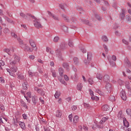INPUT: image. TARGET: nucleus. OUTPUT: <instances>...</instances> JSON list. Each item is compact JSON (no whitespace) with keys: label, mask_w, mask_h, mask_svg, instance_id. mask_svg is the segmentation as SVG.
Returning <instances> with one entry per match:
<instances>
[{"label":"nucleus","mask_w":131,"mask_h":131,"mask_svg":"<svg viewBox=\"0 0 131 131\" xmlns=\"http://www.w3.org/2000/svg\"><path fill=\"white\" fill-rule=\"evenodd\" d=\"M20 57L14 54L12 57L9 59V67H7L6 71L9 73V75L15 77V73L18 70L17 66L19 64Z\"/></svg>","instance_id":"f257e3e1"},{"label":"nucleus","mask_w":131,"mask_h":131,"mask_svg":"<svg viewBox=\"0 0 131 131\" xmlns=\"http://www.w3.org/2000/svg\"><path fill=\"white\" fill-rule=\"evenodd\" d=\"M118 118L119 120H122L123 119V124L124 126H122L121 127V129H124L125 130L126 129V127H129V123H128V121H127L126 120V118H124V116L122 114V111H120L119 112L118 114Z\"/></svg>","instance_id":"f03ea898"},{"label":"nucleus","mask_w":131,"mask_h":131,"mask_svg":"<svg viewBox=\"0 0 131 131\" xmlns=\"http://www.w3.org/2000/svg\"><path fill=\"white\" fill-rule=\"evenodd\" d=\"M55 57H58L59 59H61L62 55L60 50L58 49L56 50L55 53L52 50L50 52L49 58L51 59H54Z\"/></svg>","instance_id":"7ed1b4c3"},{"label":"nucleus","mask_w":131,"mask_h":131,"mask_svg":"<svg viewBox=\"0 0 131 131\" xmlns=\"http://www.w3.org/2000/svg\"><path fill=\"white\" fill-rule=\"evenodd\" d=\"M104 123V121H103V119H101L100 121L99 122V124H98L97 122H94V124L93 125L91 126L92 129H96V127L100 128H103L104 127V126L103 124Z\"/></svg>","instance_id":"20e7f679"},{"label":"nucleus","mask_w":131,"mask_h":131,"mask_svg":"<svg viewBox=\"0 0 131 131\" xmlns=\"http://www.w3.org/2000/svg\"><path fill=\"white\" fill-rule=\"evenodd\" d=\"M34 25L37 29L43 28L39 19L35 18L34 19Z\"/></svg>","instance_id":"39448f33"},{"label":"nucleus","mask_w":131,"mask_h":131,"mask_svg":"<svg viewBox=\"0 0 131 131\" xmlns=\"http://www.w3.org/2000/svg\"><path fill=\"white\" fill-rule=\"evenodd\" d=\"M29 44L31 45V49H33V50H35V51H37V48L36 47V43H35L34 40L32 39H30L29 40Z\"/></svg>","instance_id":"423d86ee"},{"label":"nucleus","mask_w":131,"mask_h":131,"mask_svg":"<svg viewBox=\"0 0 131 131\" xmlns=\"http://www.w3.org/2000/svg\"><path fill=\"white\" fill-rule=\"evenodd\" d=\"M21 48L23 49L25 51H27L29 52H33V49H32V48L30 47L28 45H27L26 44H24V45L21 46Z\"/></svg>","instance_id":"0eeeda50"},{"label":"nucleus","mask_w":131,"mask_h":131,"mask_svg":"<svg viewBox=\"0 0 131 131\" xmlns=\"http://www.w3.org/2000/svg\"><path fill=\"white\" fill-rule=\"evenodd\" d=\"M34 90L39 94L41 95V96H43L45 95V92L43 91V90L39 89L38 88L35 87L34 88Z\"/></svg>","instance_id":"6e6552de"},{"label":"nucleus","mask_w":131,"mask_h":131,"mask_svg":"<svg viewBox=\"0 0 131 131\" xmlns=\"http://www.w3.org/2000/svg\"><path fill=\"white\" fill-rule=\"evenodd\" d=\"M3 52L8 54L9 55H10L11 52H14V49H12V50H11V49H9V48H5L3 49Z\"/></svg>","instance_id":"1a4fd4ad"},{"label":"nucleus","mask_w":131,"mask_h":131,"mask_svg":"<svg viewBox=\"0 0 131 131\" xmlns=\"http://www.w3.org/2000/svg\"><path fill=\"white\" fill-rule=\"evenodd\" d=\"M120 96L123 100H124V101L126 100L127 97H126V94L125 91H121Z\"/></svg>","instance_id":"9d476101"},{"label":"nucleus","mask_w":131,"mask_h":131,"mask_svg":"<svg viewBox=\"0 0 131 131\" xmlns=\"http://www.w3.org/2000/svg\"><path fill=\"white\" fill-rule=\"evenodd\" d=\"M78 130L79 131H88V127L87 126H85V125L82 126H79L78 127Z\"/></svg>","instance_id":"9b49d317"},{"label":"nucleus","mask_w":131,"mask_h":131,"mask_svg":"<svg viewBox=\"0 0 131 131\" xmlns=\"http://www.w3.org/2000/svg\"><path fill=\"white\" fill-rule=\"evenodd\" d=\"M4 18L5 20H6V21H8L9 23L10 24H12L13 25L15 24V21H14L13 20H12V19H10L9 18H8L7 16H6V15H5L4 16Z\"/></svg>","instance_id":"f8f14e48"},{"label":"nucleus","mask_w":131,"mask_h":131,"mask_svg":"<svg viewBox=\"0 0 131 131\" xmlns=\"http://www.w3.org/2000/svg\"><path fill=\"white\" fill-rule=\"evenodd\" d=\"M19 15L22 17L23 18H24V19H28V17H31V15L30 14H27V15H25L24 13H20Z\"/></svg>","instance_id":"ddd939ff"},{"label":"nucleus","mask_w":131,"mask_h":131,"mask_svg":"<svg viewBox=\"0 0 131 131\" xmlns=\"http://www.w3.org/2000/svg\"><path fill=\"white\" fill-rule=\"evenodd\" d=\"M79 121V118L78 116L75 115V117L73 118V123L76 124Z\"/></svg>","instance_id":"4468645a"},{"label":"nucleus","mask_w":131,"mask_h":131,"mask_svg":"<svg viewBox=\"0 0 131 131\" xmlns=\"http://www.w3.org/2000/svg\"><path fill=\"white\" fill-rule=\"evenodd\" d=\"M125 87L128 90V92H131L130 83L128 81H126Z\"/></svg>","instance_id":"2eb2a0df"},{"label":"nucleus","mask_w":131,"mask_h":131,"mask_svg":"<svg viewBox=\"0 0 131 131\" xmlns=\"http://www.w3.org/2000/svg\"><path fill=\"white\" fill-rule=\"evenodd\" d=\"M124 63L128 67H130L131 63L127 57L125 58Z\"/></svg>","instance_id":"dca6fc26"},{"label":"nucleus","mask_w":131,"mask_h":131,"mask_svg":"<svg viewBox=\"0 0 131 131\" xmlns=\"http://www.w3.org/2000/svg\"><path fill=\"white\" fill-rule=\"evenodd\" d=\"M110 110V108L109 106L107 105H103L102 107V110H103V111H109Z\"/></svg>","instance_id":"f3484780"},{"label":"nucleus","mask_w":131,"mask_h":131,"mask_svg":"<svg viewBox=\"0 0 131 131\" xmlns=\"http://www.w3.org/2000/svg\"><path fill=\"white\" fill-rule=\"evenodd\" d=\"M83 86L82 83H78L77 85V90L81 91L82 90Z\"/></svg>","instance_id":"a211bd4d"},{"label":"nucleus","mask_w":131,"mask_h":131,"mask_svg":"<svg viewBox=\"0 0 131 131\" xmlns=\"http://www.w3.org/2000/svg\"><path fill=\"white\" fill-rule=\"evenodd\" d=\"M105 88L107 90L108 92H110L112 90V85L111 84V83H107L106 85H105Z\"/></svg>","instance_id":"6ab92c4d"},{"label":"nucleus","mask_w":131,"mask_h":131,"mask_svg":"<svg viewBox=\"0 0 131 131\" xmlns=\"http://www.w3.org/2000/svg\"><path fill=\"white\" fill-rule=\"evenodd\" d=\"M73 63L75 65H78L79 64V59L77 57H74L73 59Z\"/></svg>","instance_id":"aec40b11"},{"label":"nucleus","mask_w":131,"mask_h":131,"mask_svg":"<svg viewBox=\"0 0 131 131\" xmlns=\"http://www.w3.org/2000/svg\"><path fill=\"white\" fill-rule=\"evenodd\" d=\"M54 96L56 99L59 98L61 96V92L60 91H56Z\"/></svg>","instance_id":"412c9836"},{"label":"nucleus","mask_w":131,"mask_h":131,"mask_svg":"<svg viewBox=\"0 0 131 131\" xmlns=\"http://www.w3.org/2000/svg\"><path fill=\"white\" fill-rule=\"evenodd\" d=\"M96 78L98 80H102L103 75H102V74H101L100 73H98V74H96Z\"/></svg>","instance_id":"4be33fe9"},{"label":"nucleus","mask_w":131,"mask_h":131,"mask_svg":"<svg viewBox=\"0 0 131 131\" xmlns=\"http://www.w3.org/2000/svg\"><path fill=\"white\" fill-rule=\"evenodd\" d=\"M23 89L24 90H27L28 89V84L27 82H24L23 83Z\"/></svg>","instance_id":"5701e85b"},{"label":"nucleus","mask_w":131,"mask_h":131,"mask_svg":"<svg viewBox=\"0 0 131 131\" xmlns=\"http://www.w3.org/2000/svg\"><path fill=\"white\" fill-rule=\"evenodd\" d=\"M58 72H59V75L60 76H63L64 71H63L62 68H59L58 69Z\"/></svg>","instance_id":"b1692460"},{"label":"nucleus","mask_w":131,"mask_h":131,"mask_svg":"<svg viewBox=\"0 0 131 131\" xmlns=\"http://www.w3.org/2000/svg\"><path fill=\"white\" fill-rule=\"evenodd\" d=\"M49 15L50 16L52 17L54 19H55V20H58V17L56 15H53L52 13L49 12Z\"/></svg>","instance_id":"393cba45"},{"label":"nucleus","mask_w":131,"mask_h":131,"mask_svg":"<svg viewBox=\"0 0 131 131\" xmlns=\"http://www.w3.org/2000/svg\"><path fill=\"white\" fill-rule=\"evenodd\" d=\"M62 116V113L60 111H57L56 113V116L58 118H61Z\"/></svg>","instance_id":"a878e982"},{"label":"nucleus","mask_w":131,"mask_h":131,"mask_svg":"<svg viewBox=\"0 0 131 131\" xmlns=\"http://www.w3.org/2000/svg\"><path fill=\"white\" fill-rule=\"evenodd\" d=\"M32 101L34 104H36L37 102V98L36 96H34L32 98Z\"/></svg>","instance_id":"bb28decb"},{"label":"nucleus","mask_w":131,"mask_h":131,"mask_svg":"<svg viewBox=\"0 0 131 131\" xmlns=\"http://www.w3.org/2000/svg\"><path fill=\"white\" fill-rule=\"evenodd\" d=\"M88 81L90 85H93L94 83V80L92 78H89Z\"/></svg>","instance_id":"cd10ccee"},{"label":"nucleus","mask_w":131,"mask_h":131,"mask_svg":"<svg viewBox=\"0 0 131 131\" xmlns=\"http://www.w3.org/2000/svg\"><path fill=\"white\" fill-rule=\"evenodd\" d=\"M102 40L104 41V42H107L108 41V38L106 37V35H103L102 37Z\"/></svg>","instance_id":"c85d7f7f"},{"label":"nucleus","mask_w":131,"mask_h":131,"mask_svg":"<svg viewBox=\"0 0 131 131\" xmlns=\"http://www.w3.org/2000/svg\"><path fill=\"white\" fill-rule=\"evenodd\" d=\"M19 125L20 127L22 129H25V123L22 122H20L19 123Z\"/></svg>","instance_id":"c756f323"},{"label":"nucleus","mask_w":131,"mask_h":131,"mask_svg":"<svg viewBox=\"0 0 131 131\" xmlns=\"http://www.w3.org/2000/svg\"><path fill=\"white\" fill-rule=\"evenodd\" d=\"M91 99L97 101H99V98L98 97H97V96H92L91 97Z\"/></svg>","instance_id":"7c9ffc66"},{"label":"nucleus","mask_w":131,"mask_h":131,"mask_svg":"<svg viewBox=\"0 0 131 131\" xmlns=\"http://www.w3.org/2000/svg\"><path fill=\"white\" fill-rule=\"evenodd\" d=\"M17 40L18 41L19 45H20L21 48L23 45H25V43H24V41H23V40L21 39L20 38H18Z\"/></svg>","instance_id":"2f4dec72"},{"label":"nucleus","mask_w":131,"mask_h":131,"mask_svg":"<svg viewBox=\"0 0 131 131\" xmlns=\"http://www.w3.org/2000/svg\"><path fill=\"white\" fill-rule=\"evenodd\" d=\"M110 80V77L109 75H105L103 77V80L105 82H108Z\"/></svg>","instance_id":"473e14b6"},{"label":"nucleus","mask_w":131,"mask_h":131,"mask_svg":"<svg viewBox=\"0 0 131 131\" xmlns=\"http://www.w3.org/2000/svg\"><path fill=\"white\" fill-rule=\"evenodd\" d=\"M124 13H125V10L124 9H122V12L120 14L121 19H123V18L125 17Z\"/></svg>","instance_id":"72a5a7b5"},{"label":"nucleus","mask_w":131,"mask_h":131,"mask_svg":"<svg viewBox=\"0 0 131 131\" xmlns=\"http://www.w3.org/2000/svg\"><path fill=\"white\" fill-rule=\"evenodd\" d=\"M58 80L60 82H61L62 84H64V85H67V83L64 81V79L58 78Z\"/></svg>","instance_id":"f704fd0d"},{"label":"nucleus","mask_w":131,"mask_h":131,"mask_svg":"<svg viewBox=\"0 0 131 131\" xmlns=\"http://www.w3.org/2000/svg\"><path fill=\"white\" fill-rule=\"evenodd\" d=\"M83 62L85 65L87 66H89L91 63V62L89 61L88 59H84Z\"/></svg>","instance_id":"c9c22d12"},{"label":"nucleus","mask_w":131,"mask_h":131,"mask_svg":"<svg viewBox=\"0 0 131 131\" xmlns=\"http://www.w3.org/2000/svg\"><path fill=\"white\" fill-rule=\"evenodd\" d=\"M109 100L111 101H115L116 100V98L115 97H114V96H113V95H111L110 96V97L109 98Z\"/></svg>","instance_id":"e433bc0d"},{"label":"nucleus","mask_w":131,"mask_h":131,"mask_svg":"<svg viewBox=\"0 0 131 131\" xmlns=\"http://www.w3.org/2000/svg\"><path fill=\"white\" fill-rule=\"evenodd\" d=\"M60 40V38L58 37L57 36H56L54 38H53V41L55 42H58Z\"/></svg>","instance_id":"4c0bfd02"},{"label":"nucleus","mask_w":131,"mask_h":131,"mask_svg":"<svg viewBox=\"0 0 131 131\" xmlns=\"http://www.w3.org/2000/svg\"><path fill=\"white\" fill-rule=\"evenodd\" d=\"M17 78H18V80H24V76L23 75H22L21 74H19Z\"/></svg>","instance_id":"58836bf2"},{"label":"nucleus","mask_w":131,"mask_h":131,"mask_svg":"<svg viewBox=\"0 0 131 131\" xmlns=\"http://www.w3.org/2000/svg\"><path fill=\"white\" fill-rule=\"evenodd\" d=\"M126 112L128 116H129L130 117H131V110L130 109H129V108L127 109L126 111Z\"/></svg>","instance_id":"ea45409f"},{"label":"nucleus","mask_w":131,"mask_h":131,"mask_svg":"<svg viewBox=\"0 0 131 131\" xmlns=\"http://www.w3.org/2000/svg\"><path fill=\"white\" fill-rule=\"evenodd\" d=\"M3 32L5 33H9L10 32V30L8 29V28H5L3 29Z\"/></svg>","instance_id":"a19ab883"},{"label":"nucleus","mask_w":131,"mask_h":131,"mask_svg":"<svg viewBox=\"0 0 131 131\" xmlns=\"http://www.w3.org/2000/svg\"><path fill=\"white\" fill-rule=\"evenodd\" d=\"M44 131H51V129L48 126H43Z\"/></svg>","instance_id":"79ce46f5"},{"label":"nucleus","mask_w":131,"mask_h":131,"mask_svg":"<svg viewBox=\"0 0 131 131\" xmlns=\"http://www.w3.org/2000/svg\"><path fill=\"white\" fill-rule=\"evenodd\" d=\"M0 24H1L3 26H6L7 25L6 24L4 23L3 18L1 17H0Z\"/></svg>","instance_id":"37998d69"},{"label":"nucleus","mask_w":131,"mask_h":131,"mask_svg":"<svg viewBox=\"0 0 131 131\" xmlns=\"http://www.w3.org/2000/svg\"><path fill=\"white\" fill-rule=\"evenodd\" d=\"M29 59L31 60H33L35 59V55H29Z\"/></svg>","instance_id":"c03bdc74"},{"label":"nucleus","mask_w":131,"mask_h":131,"mask_svg":"<svg viewBox=\"0 0 131 131\" xmlns=\"http://www.w3.org/2000/svg\"><path fill=\"white\" fill-rule=\"evenodd\" d=\"M0 109L1 110H2V112H4L5 111V105L3 104H1L0 105Z\"/></svg>","instance_id":"a18cd8bd"},{"label":"nucleus","mask_w":131,"mask_h":131,"mask_svg":"<svg viewBox=\"0 0 131 131\" xmlns=\"http://www.w3.org/2000/svg\"><path fill=\"white\" fill-rule=\"evenodd\" d=\"M57 103L59 104H62V98H58V99L57 100Z\"/></svg>","instance_id":"49530a36"},{"label":"nucleus","mask_w":131,"mask_h":131,"mask_svg":"<svg viewBox=\"0 0 131 131\" xmlns=\"http://www.w3.org/2000/svg\"><path fill=\"white\" fill-rule=\"evenodd\" d=\"M44 99H45V97H43V98L40 97L39 98V101L41 102V104H44L45 103Z\"/></svg>","instance_id":"de8ad7c7"},{"label":"nucleus","mask_w":131,"mask_h":131,"mask_svg":"<svg viewBox=\"0 0 131 131\" xmlns=\"http://www.w3.org/2000/svg\"><path fill=\"white\" fill-rule=\"evenodd\" d=\"M52 76L53 77H57V73L55 71H53L52 72Z\"/></svg>","instance_id":"09e8293b"},{"label":"nucleus","mask_w":131,"mask_h":131,"mask_svg":"<svg viewBox=\"0 0 131 131\" xmlns=\"http://www.w3.org/2000/svg\"><path fill=\"white\" fill-rule=\"evenodd\" d=\"M11 36L15 38H17V35L15 34V33H14V32H12L11 33Z\"/></svg>","instance_id":"8fccbe9b"},{"label":"nucleus","mask_w":131,"mask_h":131,"mask_svg":"<svg viewBox=\"0 0 131 131\" xmlns=\"http://www.w3.org/2000/svg\"><path fill=\"white\" fill-rule=\"evenodd\" d=\"M83 105L84 106V107H85L87 109H89L90 108V106L89 104H88V103H84Z\"/></svg>","instance_id":"3c124183"},{"label":"nucleus","mask_w":131,"mask_h":131,"mask_svg":"<svg viewBox=\"0 0 131 131\" xmlns=\"http://www.w3.org/2000/svg\"><path fill=\"white\" fill-rule=\"evenodd\" d=\"M20 103H21V105H22L24 107L26 108H27V105L26 104V103L24 102L21 101Z\"/></svg>","instance_id":"603ef678"},{"label":"nucleus","mask_w":131,"mask_h":131,"mask_svg":"<svg viewBox=\"0 0 131 131\" xmlns=\"http://www.w3.org/2000/svg\"><path fill=\"white\" fill-rule=\"evenodd\" d=\"M110 63L111 64V66H112V67H115L116 63L113 61L110 60Z\"/></svg>","instance_id":"864d4df0"},{"label":"nucleus","mask_w":131,"mask_h":131,"mask_svg":"<svg viewBox=\"0 0 131 131\" xmlns=\"http://www.w3.org/2000/svg\"><path fill=\"white\" fill-rule=\"evenodd\" d=\"M103 48H104V49L105 50V52H106V53H108V48H107V47L106 45H103Z\"/></svg>","instance_id":"5fc2aeb1"},{"label":"nucleus","mask_w":131,"mask_h":131,"mask_svg":"<svg viewBox=\"0 0 131 131\" xmlns=\"http://www.w3.org/2000/svg\"><path fill=\"white\" fill-rule=\"evenodd\" d=\"M62 29L63 30V31H64L65 32H68V29L67 27L66 26H63L62 27Z\"/></svg>","instance_id":"6e6d98bb"},{"label":"nucleus","mask_w":131,"mask_h":131,"mask_svg":"<svg viewBox=\"0 0 131 131\" xmlns=\"http://www.w3.org/2000/svg\"><path fill=\"white\" fill-rule=\"evenodd\" d=\"M102 119L103 121V122L105 123L107 120L109 119V117H103L102 118Z\"/></svg>","instance_id":"4d7b16f0"},{"label":"nucleus","mask_w":131,"mask_h":131,"mask_svg":"<svg viewBox=\"0 0 131 131\" xmlns=\"http://www.w3.org/2000/svg\"><path fill=\"white\" fill-rule=\"evenodd\" d=\"M71 108L72 109L73 111H75V110H76L77 109V106L76 105H73L71 107Z\"/></svg>","instance_id":"13d9d810"},{"label":"nucleus","mask_w":131,"mask_h":131,"mask_svg":"<svg viewBox=\"0 0 131 131\" xmlns=\"http://www.w3.org/2000/svg\"><path fill=\"white\" fill-rule=\"evenodd\" d=\"M23 117L24 120H27L28 119V116L25 114H23Z\"/></svg>","instance_id":"bf43d9fd"},{"label":"nucleus","mask_w":131,"mask_h":131,"mask_svg":"<svg viewBox=\"0 0 131 131\" xmlns=\"http://www.w3.org/2000/svg\"><path fill=\"white\" fill-rule=\"evenodd\" d=\"M51 48H50V47H48L46 48V52H47V53H50V52H51Z\"/></svg>","instance_id":"052dcab7"},{"label":"nucleus","mask_w":131,"mask_h":131,"mask_svg":"<svg viewBox=\"0 0 131 131\" xmlns=\"http://www.w3.org/2000/svg\"><path fill=\"white\" fill-rule=\"evenodd\" d=\"M5 79L3 77H0V82L1 83H5Z\"/></svg>","instance_id":"680f3d73"},{"label":"nucleus","mask_w":131,"mask_h":131,"mask_svg":"<svg viewBox=\"0 0 131 131\" xmlns=\"http://www.w3.org/2000/svg\"><path fill=\"white\" fill-rule=\"evenodd\" d=\"M73 115L71 114L69 115V119L71 122H72Z\"/></svg>","instance_id":"e2e57ef3"},{"label":"nucleus","mask_w":131,"mask_h":131,"mask_svg":"<svg viewBox=\"0 0 131 131\" xmlns=\"http://www.w3.org/2000/svg\"><path fill=\"white\" fill-rule=\"evenodd\" d=\"M5 91L0 88V96H3L4 94Z\"/></svg>","instance_id":"0e129e2a"},{"label":"nucleus","mask_w":131,"mask_h":131,"mask_svg":"<svg viewBox=\"0 0 131 131\" xmlns=\"http://www.w3.org/2000/svg\"><path fill=\"white\" fill-rule=\"evenodd\" d=\"M64 78L66 81H68L69 80V78L68 77L67 75H64Z\"/></svg>","instance_id":"69168bd1"},{"label":"nucleus","mask_w":131,"mask_h":131,"mask_svg":"<svg viewBox=\"0 0 131 131\" xmlns=\"http://www.w3.org/2000/svg\"><path fill=\"white\" fill-rule=\"evenodd\" d=\"M62 16L64 18V20L68 21L69 20V18L67 17L66 15H62Z\"/></svg>","instance_id":"338daca9"},{"label":"nucleus","mask_w":131,"mask_h":131,"mask_svg":"<svg viewBox=\"0 0 131 131\" xmlns=\"http://www.w3.org/2000/svg\"><path fill=\"white\" fill-rule=\"evenodd\" d=\"M69 46L70 47H73L74 44H73V42L72 41H69Z\"/></svg>","instance_id":"774afa93"}]
</instances>
